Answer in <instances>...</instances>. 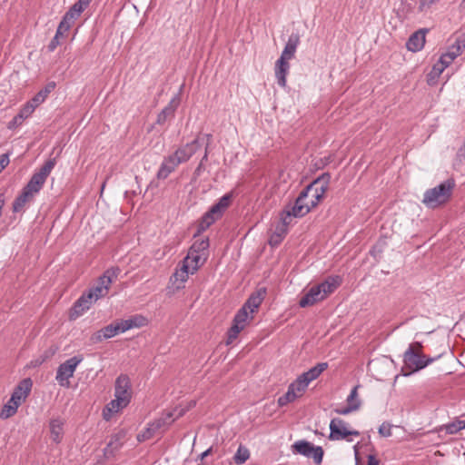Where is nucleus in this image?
<instances>
[{
    "label": "nucleus",
    "instance_id": "obj_1",
    "mask_svg": "<svg viewBox=\"0 0 465 465\" xmlns=\"http://www.w3.org/2000/svg\"><path fill=\"white\" fill-rule=\"evenodd\" d=\"M330 180V173H322L300 193L293 203L287 204L281 212L285 223H292L294 219L305 216L317 206L329 187Z\"/></svg>",
    "mask_w": 465,
    "mask_h": 465
},
{
    "label": "nucleus",
    "instance_id": "obj_2",
    "mask_svg": "<svg viewBox=\"0 0 465 465\" xmlns=\"http://www.w3.org/2000/svg\"><path fill=\"white\" fill-rule=\"evenodd\" d=\"M55 164V158L49 159L31 176L28 183L23 187L20 193L13 202L12 209L14 213L21 212L27 203L33 202L35 196L39 193L44 187L47 177Z\"/></svg>",
    "mask_w": 465,
    "mask_h": 465
},
{
    "label": "nucleus",
    "instance_id": "obj_3",
    "mask_svg": "<svg viewBox=\"0 0 465 465\" xmlns=\"http://www.w3.org/2000/svg\"><path fill=\"white\" fill-rule=\"evenodd\" d=\"M421 343L419 341H415L411 343L406 351L404 352V365L402 367V372L404 376L411 375L415 371H418L427 367L430 363H431L434 361L433 358H427L424 354H421Z\"/></svg>",
    "mask_w": 465,
    "mask_h": 465
},
{
    "label": "nucleus",
    "instance_id": "obj_4",
    "mask_svg": "<svg viewBox=\"0 0 465 465\" xmlns=\"http://www.w3.org/2000/svg\"><path fill=\"white\" fill-rule=\"evenodd\" d=\"M454 187L455 182L453 179L443 181L437 186L424 192L422 203L428 208H438L449 202Z\"/></svg>",
    "mask_w": 465,
    "mask_h": 465
},
{
    "label": "nucleus",
    "instance_id": "obj_5",
    "mask_svg": "<svg viewBox=\"0 0 465 465\" xmlns=\"http://www.w3.org/2000/svg\"><path fill=\"white\" fill-rule=\"evenodd\" d=\"M234 193L231 191L219 198V200L202 216L197 226V233L203 232L216 221L220 220L231 205Z\"/></svg>",
    "mask_w": 465,
    "mask_h": 465
},
{
    "label": "nucleus",
    "instance_id": "obj_6",
    "mask_svg": "<svg viewBox=\"0 0 465 465\" xmlns=\"http://www.w3.org/2000/svg\"><path fill=\"white\" fill-rule=\"evenodd\" d=\"M120 272L121 271L118 267H112L107 269L103 273V275L99 277L97 285L90 288L86 292L91 293L93 300L95 302L98 299L105 296L111 283L118 277Z\"/></svg>",
    "mask_w": 465,
    "mask_h": 465
},
{
    "label": "nucleus",
    "instance_id": "obj_7",
    "mask_svg": "<svg viewBox=\"0 0 465 465\" xmlns=\"http://www.w3.org/2000/svg\"><path fill=\"white\" fill-rule=\"evenodd\" d=\"M92 0H78L75 2L69 10L64 15L61 22L58 25L59 34L66 33L74 21L81 15V14L87 8Z\"/></svg>",
    "mask_w": 465,
    "mask_h": 465
},
{
    "label": "nucleus",
    "instance_id": "obj_8",
    "mask_svg": "<svg viewBox=\"0 0 465 465\" xmlns=\"http://www.w3.org/2000/svg\"><path fill=\"white\" fill-rule=\"evenodd\" d=\"M329 440L333 441L345 440L349 442L352 441L350 436H359L360 432L355 430H350L348 423L341 418H333L330 422Z\"/></svg>",
    "mask_w": 465,
    "mask_h": 465
},
{
    "label": "nucleus",
    "instance_id": "obj_9",
    "mask_svg": "<svg viewBox=\"0 0 465 465\" xmlns=\"http://www.w3.org/2000/svg\"><path fill=\"white\" fill-rule=\"evenodd\" d=\"M82 355L74 356L61 363L56 371L55 380L60 386L69 385V379L74 376L77 366L83 361Z\"/></svg>",
    "mask_w": 465,
    "mask_h": 465
},
{
    "label": "nucleus",
    "instance_id": "obj_10",
    "mask_svg": "<svg viewBox=\"0 0 465 465\" xmlns=\"http://www.w3.org/2000/svg\"><path fill=\"white\" fill-rule=\"evenodd\" d=\"M292 448L294 453L312 459L315 464H320L322 461L323 450L321 446H315L310 441L302 440L295 441Z\"/></svg>",
    "mask_w": 465,
    "mask_h": 465
},
{
    "label": "nucleus",
    "instance_id": "obj_11",
    "mask_svg": "<svg viewBox=\"0 0 465 465\" xmlns=\"http://www.w3.org/2000/svg\"><path fill=\"white\" fill-rule=\"evenodd\" d=\"M173 421V413L168 412L165 416L161 417L147 424L144 430L137 435V440L139 442L145 441L153 438L163 426L170 424Z\"/></svg>",
    "mask_w": 465,
    "mask_h": 465
},
{
    "label": "nucleus",
    "instance_id": "obj_12",
    "mask_svg": "<svg viewBox=\"0 0 465 465\" xmlns=\"http://www.w3.org/2000/svg\"><path fill=\"white\" fill-rule=\"evenodd\" d=\"M250 319H252V316L249 315V312L245 311V309L241 308L236 314L234 315L232 324L231 328L228 330L227 336L228 341L227 343L232 342L239 333L246 327Z\"/></svg>",
    "mask_w": 465,
    "mask_h": 465
},
{
    "label": "nucleus",
    "instance_id": "obj_13",
    "mask_svg": "<svg viewBox=\"0 0 465 465\" xmlns=\"http://www.w3.org/2000/svg\"><path fill=\"white\" fill-rule=\"evenodd\" d=\"M189 274H191L190 267L188 264L182 262L181 266L176 268L175 272L170 277L167 289L173 293L183 289L185 282L188 281Z\"/></svg>",
    "mask_w": 465,
    "mask_h": 465
},
{
    "label": "nucleus",
    "instance_id": "obj_14",
    "mask_svg": "<svg viewBox=\"0 0 465 465\" xmlns=\"http://www.w3.org/2000/svg\"><path fill=\"white\" fill-rule=\"evenodd\" d=\"M203 139L205 138L198 134L193 141L179 147L173 155L180 164L187 162L202 147Z\"/></svg>",
    "mask_w": 465,
    "mask_h": 465
},
{
    "label": "nucleus",
    "instance_id": "obj_15",
    "mask_svg": "<svg viewBox=\"0 0 465 465\" xmlns=\"http://www.w3.org/2000/svg\"><path fill=\"white\" fill-rule=\"evenodd\" d=\"M92 297L91 293L84 292L74 303L70 312V318L76 319L89 310L92 304L95 302Z\"/></svg>",
    "mask_w": 465,
    "mask_h": 465
},
{
    "label": "nucleus",
    "instance_id": "obj_16",
    "mask_svg": "<svg viewBox=\"0 0 465 465\" xmlns=\"http://www.w3.org/2000/svg\"><path fill=\"white\" fill-rule=\"evenodd\" d=\"M33 382L31 379L26 378L22 380L18 385L15 388L12 395H11V401L15 402L18 405H21V403L27 398L29 395L31 389H32Z\"/></svg>",
    "mask_w": 465,
    "mask_h": 465
},
{
    "label": "nucleus",
    "instance_id": "obj_17",
    "mask_svg": "<svg viewBox=\"0 0 465 465\" xmlns=\"http://www.w3.org/2000/svg\"><path fill=\"white\" fill-rule=\"evenodd\" d=\"M130 403L129 399L122 397H114L103 410V417L105 420H109L114 413H117Z\"/></svg>",
    "mask_w": 465,
    "mask_h": 465
},
{
    "label": "nucleus",
    "instance_id": "obj_18",
    "mask_svg": "<svg viewBox=\"0 0 465 465\" xmlns=\"http://www.w3.org/2000/svg\"><path fill=\"white\" fill-rule=\"evenodd\" d=\"M114 397L127 398L131 401V382L127 375L121 374L116 378L114 383Z\"/></svg>",
    "mask_w": 465,
    "mask_h": 465
},
{
    "label": "nucleus",
    "instance_id": "obj_19",
    "mask_svg": "<svg viewBox=\"0 0 465 465\" xmlns=\"http://www.w3.org/2000/svg\"><path fill=\"white\" fill-rule=\"evenodd\" d=\"M428 29H420L413 33L406 43V47L413 53L420 51L425 45V35Z\"/></svg>",
    "mask_w": 465,
    "mask_h": 465
},
{
    "label": "nucleus",
    "instance_id": "obj_20",
    "mask_svg": "<svg viewBox=\"0 0 465 465\" xmlns=\"http://www.w3.org/2000/svg\"><path fill=\"white\" fill-rule=\"evenodd\" d=\"M179 164V161L173 154L164 157L157 172V178L160 180L166 179Z\"/></svg>",
    "mask_w": 465,
    "mask_h": 465
},
{
    "label": "nucleus",
    "instance_id": "obj_21",
    "mask_svg": "<svg viewBox=\"0 0 465 465\" xmlns=\"http://www.w3.org/2000/svg\"><path fill=\"white\" fill-rule=\"evenodd\" d=\"M341 283V278L339 275L329 276L322 282L317 284L321 291V294L325 299L328 295L332 293Z\"/></svg>",
    "mask_w": 465,
    "mask_h": 465
},
{
    "label": "nucleus",
    "instance_id": "obj_22",
    "mask_svg": "<svg viewBox=\"0 0 465 465\" xmlns=\"http://www.w3.org/2000/svg\"><path fill=\"white\" fill-rule=\"evenodd\" d=\"M299 44H300L299 35L292 33L289 36L288 41L281 54L280 58L288 60V61L291 60L292 58H293Z\"/></svg>",
    "mask_w": 465,
    "mask_h": 465
},
{
    "label": "nucleus",
    "instance_id": "obj_23",
    "mask_svg": "<svg viewBox=\"0 0 465 465\" xmlns=\"http://www.w3.org/2000/svg\"><path fill=\"white\" fill-rule=\"evenodd\" d=\"M290 70V64L288 60L279 58L275 63V77L277 84L281 87L286 86V76Z\"/></svg>",
    "mask_w": 465,
    "mask_h": 465
},
{
    "label": "nucleus",
    "instance_id": "obj_24",
    "mask_svg": "<svg viewBox=\"0 0 465 465\" xmlns=\"http://www.w3.org/2000/svg\"><path fill=\"white\" fill-rule=\"evenodd\" d=\"M324 300L321 294L319 287L316 285L312 286L300 300L299 305L302 308L309 307L315 304L318 302Z\"/></svg>",
    "mask_w": 465,
    "mask_h": 465
},
{
    "label": "nucleus",
    "instance_id": "obj_25",
    "mask_svg": "<svg viewBox=\"0 0 465 465\" xmlns=\"http://www.w3.org/2000/svg\"><path fill=\"white\" fill-rule=\"evenodd\" d=\"M207 256H203L200 253H195L189 250L187 255L183 260V262L188 264L191 269V274H193L197 270L204 264L207 260Z\"/></svg>",
    "mask_w": 465,
    "mask_h": 465
},
{
    "label": "nucleus",
    "instance_id": "obj_26",
    "mask_svg": "<svg viewBox=\"0 0 465 465\" xmlns=\"http://www.w3.org/2000/svg\"><path fill=\"white\" fill-rule=\"evenodd\" d=\"M179 94H176L169 104L158 114L156 123L158 124H163L167 119L173 116L174 112L179 104Z\"/></svg>",
    "mask_w": 465,
    "mask_h": 465
},
{
    "label": "nucleus",
    "instance_id": "obj_27",
    "mask_svg": "<svg viewBox=\"0 0 465 465\" xmlns=\"http://www.w3.org/2000/svg\"><path fill=\"white\" fill-rule=\"evenodd\" d=\"M117 334L118 332L116 331L114 323H111L93 333L90 337V341L93 343H98L103 341L104 340L113 338Z\"/></svg>",
    "mask_w": 465,
    "mask_h": 465
},
{
    "label": "nucleus",
    "instance_id": "obj_28",
    "mask_svg": "<svg viewBox=\"0 0 465 465\" xmlns=\"http://www.w3.org/2000/svg\"><path fill=\"white\" fill-rule=\"evenodd\" d=\"M265 295V289H260L256 292L252 293L242 305V309H245L246 312H250V313H253L262 302V300Z\"/></svg>",
    "mask_w": 465,
    "mask_h": 465
},
{
    "label": "nucleus",
    "instance_id": "obj_29",
    "mask_svg": "<svg viewBox=\"0 0 465 465\" xmlns=\"http://www.w3.org/2000/svg\"><path fill=\"white\" fill-rule=\"evenodd\" d=\"M50 436L53 441L59 443L64 434V420L60 418L53 419L49 423Z\"/></svg>",
    "mask_w": 465,
    "mask_h": 465
},
{
    "label": "nucleus",
    "instance_id": "obj_30",
    "mask_svg": "<svg viewBox=\"0 0 465 465\" xmlns=\"http://www.w3.org/2000/svg\"><path fill=\"white\" fill-rule=\"evenodd\" d=\"M328 368L327 362H320L315 366L310 368L307 371L302 373V378H303L309 383L312 381L316 380L326 369Z\"/></svg>",
    "mask_w": 465,
    "mask_h": 465
},
{
    "label": "nucleus",
    "instance_id": "obj_31",
    "mask_svg": "<svg viewBox=\"0 0 465 465\" xmlns=\"http://www.w3.org/2000/svg\"><path fill=\"white\" fill-rule=\"evenodd\" d=\"M56 84L54 81L48 82L43 89H41L31 101L37 106L43 104L48 94L54 90Z\"/></svg>",
    "mask_w": 465,
    "mask_h": 465
},
{
    "label": "nucleus",
    "instance_id": "obj_32",
    "mask_svg": "<svg viewBox=\"0 0 465 465\" xmlns=\"http://www.w3.org/2000/svg\"><path fill=\"white\" fill-rule=\"evenodd\" d=\"M309 382L306 381L302 375H299L297 379L289 385V389L295 392L297 397H301L309 386Z\"/></svg>",
    "mask_w": 465,
    "mask_h": 465
},
{
    "label": "nucleus",
    "instance_id": "obj_33",
    "mask_svg": "<svg viewBox=\"0 0 465 465\" xmlns=\"http://www.w3.org/2000/svg\"><path fill=\"white\" fill-rule=\"evenodd\" d=\"M124 436L120 433L114 435L104 448V454L113 455L114 451L119 450L123 444Z\"/></svg>",
    "mask_w": 465,
    "mask_h": 465
},
{
    "label": "nucleus",
    "instance_id": "obj_34",
    "mask_svg": "<svg viewBox=\"0 0 465 465\" xmlns=\"http://www.w3.org/2000/svg\"><path fill=\"white\" fill-rule=\"evenodd\" d=\"M281 216V223L276 226L274 232L270 238V244H272L275 238H280V240H282L284 236L287 234L288 227L292 223H285L284 220L282 219V213Z\"/></svg>",
    "mask_w": 465,
    "mask_h": 465
},
{
    "label": "nucleus",
    "instance_id": "obj_35",
    "mask_svg": "<svg viewBox=\"0 0 465 465\" xmlns=\"http://www.w3.org/2000/svg\"><path fill=\"white\" fill-rule=\"evenodd\" d=\"M209 240L208 238L195 241L189 250L208 257Z\"/></svg>",
    "mask_w": 465,
    "mask_h": 465
},
{
    "label": "nucleus",
    "instance_id": "obj_36",
    "mask_svg": "<svg viewBox=\"0 0 465 465\" xmlns=\"http://www.w3.org/2000/svg\"><path fill=\"white\" fill-rule=\"evenodd\" d=\"M19 406L20 405H18L17 403L12 402L11 399H9V401L3 406L1 410L0 418L2 420H6L14 416L16 413Z\"/></svg>",
    "mask_w": 465,
    "mask_h": 465
},
{
    "label": "nucleus",
    "instance_id": "obj_37",
    "mask_svg": "<svg viewBox=\"0 0 465 465\" xmlns=\"http://www.w3.org/2000/svg\"><path fill=\"white\" fill-rule=\"evenodd\" d=\"M444 69L442 65L438 63L434 64L430 72L427 75V82L430 85H433L436 84L440 75L443 73Z\"/></svg>",
    "mask_w": 465,
    "mask_h": 465
},
{
    "label": "nucleus",
    "instance_id": "obj_38",
    "mask_svg": "<svg viewBox=\"0 0 465 465\" xmlns=\"http://www.w3.org/2000/svg\"><path fill=\"white\" fill-rule=\"evenodd\" d=\"M465 48V35L456 38L455 42L450 46L449 52L455 54V58L460 55L462 50Z\"/></svg>",
    "mask_w": 465,
    "mask_h": 465
},
{
    "label": "nucleus",
    "instance_id": "obj_39",
    "mask_svg": "<svg viewBox=\"0 0 465 465\" xmlns=\"http://www.w3.org/2000/svg\"><path fill=\"white\" fill-rule=\"evenodd\" d=\"M250 458L249 450L243 445H240L236 453L233 456V460L236 464H243Z\"/></svg>",
    "mask_w": 465,
    "mask_h": 465
},
{
    "label": "nucleus",
    "instance_id": "obj_40",
    "mask_svg": "<svg viewBox=\"0 0 465 465\" xmlns=\"http://www.w3.org/2000/svg\"><path fill=\"white\" fill-rule=\"evenodd\" d=\"M36 107L38 106L35 105L31 100H29L23 105L17 115L19 116V118L25 121V119L32 115Z\"/></svg>",
    "mask_w": 465,
    "mask_h": 465
},
{
    "label": "nucleus",
    "instance_id": "obj_41",
    "mask_svg": "<svg viewBox=\"0 0 465 465\" xmlns=\"http://www.w3.org/2000/svg\"><path fill=\"white\" fill-rule=\"evenodd\" d=\"M298 397L295 394V392H293L288 388L287 391L278 398L277 402L280 407H283L288 403L294 401Z\"/></svg>",
    "mask_w": 465,
    "mask_h": 465
},
{
    "label": "nucleus",
    "instance_id": "obj_42",
    "mask_svg": "<svg viewBox=\"0 0 465 465\" xmlns=\"http://www.w3.org/2000/svg\"><path fill=\"white\" fill-rule=\"evenodd\" d=\"M358 389H359V385H356L351 389L350 394L348 395V397L346 399V401H347V404L350 406L356 404L358 406V410H359L361 407V401L358 398Z\"/></svg>",
    "mask_w": 465,
    "mask_h": 465
},
{
    "label": "nucleus",
    "instance_id": "obj_43",
    "mask_svg": "<svg viewBox=\"0 0 465 465\" xmlns=\"http://www.w3.org/2000/svg\"><path fill=\"white\" fill-rule=\"evenodd\" d=\"M455 59V54H450L449 51H447L445 54H442L438 60V64L442 65L443 69L445 70Z\"/></svg>",
    "mask_w": 465,
    "mask_h": 465
},
{
    "label": "nucleus",
    "instance_id": "obj_44",
    "mask_svg": "<svg viewBox=\"0 0 465 465\" xmlns=\"http://www.w3.org/2000/svg\"><path fill=\"white\" fill-rule=\"evenodd\" d=\"M201 137L205 138V139H203V143H202V146H204V154L200 162L203 164V163L205 161H207V159H208L209 146H210L213 136L210 134H201Z\"/></svg>",
    "mask_w": 465,
    "mask_h": 465
},
{
    "label": "nucleus",
    "instance_id": "obj_45",
    "mask_svg": "<svg viewBox=\"0 0 465 465\" xmlns=\"http://www.w3.org/2000/svg\"><path fill=\"white\" fill-rule=\"evenodd\" d=\"M116 328V331L119 333H124L126 331H129L132 329L131 321L129 319L127 320H122L120 322H114Z\"/></svg>",
    "mask_w": 465,
    "mask_h": 465
},
{
    "label": "nucleus",
    "instance_id": "obj_46",
    "mask_svg": "<svg viewBox=\"0 0 465 465\" xmlns=\"http://www.w3.org/2000/svg\"><path fill=\"white\" fill-rule=\"evenodd\" d=\"M391 428H392V425L388 423V422H383L380 427H379V434L381 436V437H384V438H388V437H391Z\"/></svg>",
    "mask_w": 465,
    "mask_h": 465
},
{
    "label": "nucleus",
    "instance_id": "obj_47",
    "mask_svg": "<svg viewBox=\"0 0 465 465\" xmlns=\"http://www.w3.org/2000/svg\"><path fill=\"white\" fill-rule=\"evenodd\" d=\"M440 0H420L419 10L420 12H427L430 7L438 3Z\"/></svg>",
    "mask_w": 465,
    "mask_h": 465
},
{
    "label": "nucleus",
    "instance_id": "obj_48",
    "mask_svg": "<svg viewBox=\"0 0 465 465\" xmlns=\"http://www.w3.org/2000/svg\"><path fill=\"white\" fill-rule=\"evenodd\" d=\"M358 411V406L355 405H347L346 407L337 408L334 411L340 415H348L353 411Z\"/></svg>",
    "mask_w": 465,
    "mask_h": 465
},
{
    "label": "nucleus",
    "instance_id": "obj_49",
    "mask_svg": "<svg viewBox=\"0 0 465 465\" xmlns=\"http://www.w3.org/2000/svg\"><path fill=\"white\" fill-rule=\"evenodd\" d=\"M62 35H64V34H59L58 28H57L54 36L50 41V43L47 46L49 52H54L56 49V47L60 45L59 37Z\"/></svg>",
    "mask_w": 465,
    "mask_h": 465
},
{
    "label": "nucleus",
    "instance_id": "obj_50",
    "mask_svg": "<svg viewBox=\"0 0 465 465\" xmlns=\"http://www.w3.org/2000/svg\"><path fill=\"white\" fill-rule=\"evenodd\" d=\"M129 321H131L132 329L142 327L144 324V318L140 315H135L130 318Z\"/></svg>",
    "mask_w": 465,
    "mask_h": 465
},
{
    "label": "nucleus",
    "instance_id": "obj_51",
    "mask_svg": "<svg viewBox=\"0 0 465 465\" xmlns=\"http://www.w3.org/2000/svg\"><path fill=\"white\" fill-rule=\"evenodd\" d=\"M444 430H445L446 433H448V434H455L460 431L458 430V426H457V423L455 420L446 424L444 426Z\"/></svg>",
    "mask_w": 465,
    "mask_h": 465
},
{
    "label": "nucleus",
    "instance_id": "obj_52",
    "mask_svg": "<svg viewBox=\"0 0 465 465\" xmlns=\"http://www.w3.org/2000/svg\"><path fill=\"white\" fill-rule=\"evenodd\" d=\"M24 123V121L19 118V116L16 114L8 124V128L9 129H15L20 125H22V124Z\"/></svg>",
    "mask_w": 465,
    "mask_h": 465
},
{
    "label": "nucleus",
    "instance_id": "obj_53",
    "mask_svg": "<svg viewBox=\"0 0 465 465\" xmlns=\"http://www.w3.org/2000/svg\"><path fill=\"white\" fill-rule=\"evenodd\" d=\"M9 154L3 153L0 155V173L9 164Z\"/></svg>",
    "mask_w": 465,
    "mask_h": 465
},
{
    "label": "nucleus",
    "instance_id": "obj_54",
    "mask_svg": "<svg viewBox=\"0 0 465 465\" xmlns=\"http://www.w3.org/2000/svg\"><path fill=\"white\" fill-rule=\"evenodd\" d=\"M368 465H380V461L378 459H376L373 455L368 456Z\"/></svg>",
    "mask_w": 465,
    "mask_h": 465
},
{
    "label": "nucleus",
    "instance_id": "obj_55",
    "mask_svg": "<svg viewBox=\"0 0 465 465\" xmlns=\"http://www.w3.org/2000/svg\"><path fill=\"white\" fill-rule=\"evenodd\" d=\"M458 430H461L465 429V420H456Z\"/></svg>",
    "mask_w": 465,
    "mask_h": 465
},
{
    "label": "nucleus",
    "instance_id": "obj_56",
    "mask_svg": "<svg viewBox=\"0 0 465 465\" xmlns=\"http://www.w3.org/2000/svg\"><path fill=\"white\" fill-rule=\"evenodd\" d=\"M212 451V448H209L207 449L205 451H203L202 454H201V458L203 459L205 457H207Z\"/></svg>",
    "mask_w": 465,
    "mask_h": 465
},
{
    "label": "nucleus",
    "instance_id": "obj_57",
    "mask_svg": "<svg viewBox=\"0 0 465 465\" xmlns=\"http://www.w3.org/2000/svg\"><path fill=\"white\" fill-rule=\"evenodd\" d=\"M203 164L202 163H199V165L197 166V168H196L195 172H196V173H200V172H201V170H202V168H203Z\"/></svg>",
    "mask_w": 465,
    "mask_h": 465
},
{
    "label": "nucleus",
    "instance_id": "obj_58",
    "mask_svg": "<svg viewBox=\"0 0 465 465\" xmlns=\"http://www.w3.org/2000/svg\"><path fill=\"white\" fill-rule=\"evenodd\" d=\"M282 240H280V238H275L272 245H277L279 244Z\"/></svg>",
    "mask_w": 465,
    "mask_h": 465
},
{
    "label": "nucleus",
    "instance_id": "obj_59",
    "mask_svg": "<svg viewBox=\"0 0 465 465\" xmlns=\"http://www.w3.org/2000/svg\"><path fill=\"white\" fill-rule=\"evenodd\" d=\"M104 187H105V184H104V183H103V185H102V191L104 190Z\"/></svg>",
    "mask_w": 465,
    "mask_h": 465
},
{
    "label": "nucleus",
    "instance_id": "obj_60",
    "mask_svg": "<svg viewBox=\"0 0 465 465\" xmlns=\"http://www.w3.org/2000/svg\"><path fill=\"white\" fill-rule=\"evenodd\" d=\"M463 2L465 3V0H463Z\"/></svg>",
    "mask_w": 465,
    "mask_h": 465
}]
</instances>
